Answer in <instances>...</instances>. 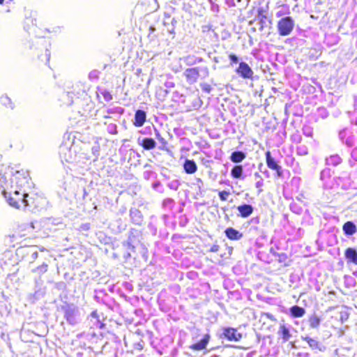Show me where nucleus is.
Here are the masks:
<instances>
[{
    "label": "nucleus",
    "mask_w": 357,
    "mask_h": 357,
    "mask_svg": "<svg viewBox=\"0 0 357 357\" xmlns=\"http://www.w3.org/2000/svg\"><path fill=\"white\" fill-rule=\"evenodd\" d=\"M180 185V182L178 180H174L167 184V186L174 190H176Z\"/></svg>",
    "instance_id": "obj_39"
},
{
    "label": "nucleus",
    "mask_w": 357,
    "mask_h": 357,
    "mask_svg": "<svg viewBox=\"0 0 357 357\" xmlns=\"http://www.w3.org/2000/svg\"><path fill=\"white\" fill-rule=\"evenodd\" d=\"M199 69V75L202 76L203 78H206L209 76V70L206 66H199L197 67Z\"/></svg>",
    "instance_id": "obj_34"
},
{
    "label": "nucleus",
    "mask_w": 357,
    "mask_h": 357,
    "mask_svg": "<svg viewBox=\"0 0 357 357\" xmlns=\"http://www.w3.org/2000/svg\"><path fill=\"white\" fill-rule=\"evenodd\" d=\"M0 101L1 104L8 108L13 109L14 108V104L12 102L10 98L8 97L7 96H2L0 98Z\"/></svg>",
    "instance_id": "obj_32"
},
{
    "label": "nucleus",
    "mask_w": 357,
    "mask_h": 357,
    "mask_svg": "<svg viewBox=\"0 0 357 357\" xmlns=\"http://www.w3.org/2000/svg\"><path fill=\"white\" fill-rule=\"evenodd\" d=\"M175 205V202L172 198H166L162 201V207L165 211H172Z\"/></svg>",
    "instance_id": "obj_29"
},
{
    "label": "nucleus",
    "mask_w": 357,
    "mask_h": 357,
    "mask_svg": "<svg viewBox=\"0 0 357 357\" xmlns=\"http://www.w3.org/2000/svg\"><path fill=\"white\" fill-rule=\"evenodd\" d=\"M351 157H352L354 160H357V149H354L351 151Z\"/></svg>",
    "instance_id": "obj_50"
},
{
    "label": "nucleus",
    "mask_w": 357,
    "mask_h": 357,
    "mask_svg": "<svg viewBox=\"0 0 357 357\" xmlns=\"http://www.w3.org/2000/svg\"><path fill=\"white\" fill-rule=\"evenodd\" d=\"M222 339H227L229 341L238 342L242 338V334L238 333L237 329L232 327H224L222 328V333L220 335Z\"/></svg>",
    "instance_id": "obj_5"
},
{
    "label": "nucleus",
    "mask_w": 357,
    "mask_h": 357,
    "mask_svg": "<svg viewBox=\"0 0 357 357\" xmlns=\"http://www.w3.org/2000/svg\"><path fill=\"white\" fill-rule=\"evenodd\" d=\"M211 338V335L209 333H206L204 335V337L199 341L195 344H191L189 348L192 350L201 351L206 348L207 344L209 342Z\"/></svg>",
    "instance_id": "obj_13"
},
{
    "label": "nucleus",
    "mask_w": 357,
    "mask_h": 357,
    "mask_svg": "<svg viewBox=\"0 0 357 357\" xmlns=\"http://www.w3.org/2000/svg\"><path fill=\"white\" fill-rule=\"evenodd\" d=\"M13 0H0V4H3L4 3H6V4H8L9 3H10Z\"/></svg>",
    "instance_id": "obj_57"
},
{
    "label": "nucleus",
    "mask_w": 357,
    "mask_h": 357,
    "mask_svg": "<svg viewBox=\"0 0 357 357\" xmlns=\"http://www.w3.org/2000/svg\"><path fill=\"white\" fill-rule=\"evenodd\" d=\"M156 133H155V136L157 137V139L163 144V145H165L167 144V142L166 140L161 137L160 134L159 133V132L155 129Z\"/></svg>",
    "instance_id": "obj_46"
},
{
    "label": "nucleus",
    "mask_w": 357,
    "mask_h": 357,
    "mask_svg": "<svg viewBox=\"0 0 357 357\" xmlns=\"http://www.w3.org/2000/svg\"><path fill=\"white\" fill-rule=\"evenodd\" d=\"M109 128H112L114 129V131H109L110 133H113V134H116L117 133V131H116V127L115 125H111L109 126Z\"/></svg>",
    "instance_id": "obj_54"
},
{
    "label": "nucleus",
    "mask_w": 357,
    "mask_h": 357,
    "mask_svg": "<svg viewBox=\"0 0 357 357\" xmlns=\"http://www.w3.org/2000/svg\"><path fill=\"white\" fill-rule=\"evenodd\" d=\"M143 347H144V342H142L137 343L135 347V349H142Z\"/></svg>",
    "instance_id": "obj_53"
},
{
    "label": "nucleus",
    "mask_w": 357,
    "mask_h": 357,
    "mask_svg": "<svg viewBox=\"0 0 357 357\" xmlns=\"http://www.w3.org/2000/svg\"><path fill=\"white\" fill-rule=\"evenodd\" d=\"M266 317H267L268 318H269L270 319H271V320L274 319H273V316L271 314H270V313H266Z\"/></svg>",
    "instance_id": "obj_61"
},
{
    "label": "nucleus",
    "mask_w": 357,
    "mask_h": 357,
    "mask_svg": "<svg viewBox=\"0 0 357 357\" xmlns=\"http://www.w3.org/2000/svg\"><path fill=\"white\" fill-rule=\"evenodd\" d=\"M150 30L153 32V31H155V28H154V27H153V26H151V27H150Z\"/></svg>",
    "instance_id": "obj_64"
},
{
    "label": "nucleus",
    "mask_w": 357,
    "mask_h": 357,
    "mask_svg": "<svg viewBox=\"0 0 357 357\" xmlns=\"http://www.w3.org/2000/svg\"><path fill=\"white\" fill-rule=\"evenodd\" d=\"M278 335L282 337L283 342H287L291 337L290 330L285 324H280Z\"/></svg>",
    "instance_id": "obj_20"
},
{
    "label": "nucleus",
    "mask_w": 357,
    "mask_h": 357,
    "mask_svg": "<svg viewBox=\"0 0 357 357\" xmlns=\"http://www.w3.org/2000/svg\"><path fill=\"white\" fill-rule=\"evenodd\" d=\"M308 323L312 328H317L319 326L321 319L316 314H312L308 319Z\"/></svg>",
    "instance_id": "obj_26"
},
{
    "label": "nucleus",
    "mask_w": 357,
    "mask_h": 357,
    "mask_svg": "<svg viewBox=\"0 0 357 357\" xmlns=\"http://www.w3.org/2000/svg\"><path fill=\"white\" fill-rule=\"evenodd\" d=\"M263 166H264V165H263L262 163H260V164H259V170H260L262 173H264V174L266 176V177H269V172H268V171L267 169H265V172H263V170H262V167H263Z\"/></svg>",
    "instance_id": "obj_49"
},
{
    "label": "nucleus",
    "mask_w": 357,
    "mask_h": 357,
    "mask_svg": "<svg viewBox=\"0 0 357 357\" xmlns=\"http://www.w3.org/2000/svg\"><path fill=\"white\" fill-rule=\"evenodd\" d=\"M332 171L329 168H326L321 172L320 178L322 181H325L326 178H329L331 176Z\"/></svg>",
    "instance_id": "obj_33"
},
{
    "label": "nucleus",
    "mask_w": 357,
    "mask_h": 357,
    "mask_svg": "<svg viewBox=\"0 0 357 357\" xmlns=\"http://www.w3.org/2000/svg\"><path fill=\"white\" fill-rule=\"evenodd\" d=\"M264 185V180L261 178L255 183V187L258 188V194H260L262 192V189L261 188Z\"/></svg>",
    "instance_id": "obj_44"
},
{
    "label": "nucleus",
    "mask_w": 357,
    "mask_h": 357,
    "mask_svg": "<svg viewBox=\"0 0 357 357\" xmlns=\"http://www.w3.org/2000/svg\"><path fill=\"white\" fill-rule=\"evenodd\" d=\"M18 252L22 254H26L27 260L30 264L33 263L37 259H43L42 255L38 251L36 247H29L26 248H21L17 250Z\"/></svg>",
    "instance_id": "obj_8"
},
{
    "label": "nucleus",
    "mask_w": 357,
    "mask_h": 357,
    "mask_svg": "<svg viewBox=\"0 0 357 357\" xmlns=\"http://www.w3.org/2000/svg\"><path fill=\"white\" fill-rule=\"evenodd\" d=\"M225 236L230 240L238 241L242 238L243 234L233 227H228L225 230Z\"/></svg>",
    "instance_id": "obj_19"
},
{
    "label": "nucleus",
    "mask_w": 357,
    "mask_h": 357,
    "mask_svg": "<svg viewBox=\"0 0 357 357\" xmlns=\"http://www.w3.org/2000/svg\"><path fill=\"white\" fill-rule=\"evenodd\" d=\"M183 74L187 82L190 84L195 83L199 77L197 67L187 68Z\"/></svg>",
    "instance_id": "obj_11"
},
{
    "label": "nucleus",
    "mask_w": 357,
    "mask_h": 357,
    "mask_svg": "<svg viewBox=\"0 0 357 357\" xmlns=\"http://www.w3.org/2000/svg\"><path fill=\"white\" fill-rule=\"evenodd\" d=\"M161 187V183L159 181H157L152 184V188L153 190L159 191L160 192H162V190H160L159 188Z\"/></svg>",
    "instance_id": "obj_45"
},
{
    "label": "nucleus",
    "mask_w": 357,
    "mask_h": 357,
    "mask_svg": "<svg viewBox=\"0 0 357 357\" xmlns=\"http://www.w3.org/2000/svg\"><path fill=\"white\" fill-rule=\"evenodd\" d=\"M42 42L43 43H41V45H43V49H45V54L38 55V56L40 60L45 61L47 63H48L50 61V52L47 48L45 41L43 40Z\"/></svg>",
    "instance_id": "obj_30"
},
{
    "label": "nucleus",
    "mask_w": 357,
    "mask_h": 357,
    "mask_svg": "<svg viewBox=\"0 0 357 357\" xmlns=\"http://www.w3.org/2000/svg\"><path fill=\"white\" fill-rule=\"evenodd\" d=\"M237 210L239 212V216L245 218L249 217L254 211V207L250 204H243L237 207Z\"/></svg>",
    "instance_id": "obj_17"
},
{
    "label": "nucleus",
    "mask_w": 357,
    "mask_h": 357,
    "mask_svg": "<svg viewBox=\"0 0 357 357\" xmlns=\"http://www.w3.org/2000/svg\"><path fill=\"white\" fill-rule=\"evenodd\" d=\"M146 121V113L142 109H137L135 113L133 124L136 127L142 126Z\"/></svg>",
    "instance_id": "obj_14"
},
{
    "label": "nucleus",
    "mask_w": 357,
    "mask_h": 357,
    "mask_svg": "<svg viewBox=\"0 0 357 357\" xmlns=\"http://www.w3.org/2000/svg\"><path fill=\"white\" fill-rule=\"evenodd\" d=\"M168 218H169V216H168V215H167V214H164V215H162V219H163L165 221L166 220H167V219H168Z\"/></svg>",
    "instance_id": "obj_62"
},
{
    "label": "nucleus",
    "mask_w": 357,
    "mask_h": 357,
    "mask_svg": "<svg viewBox=\"0 0 357 357\" xmlns=\"http://www.w3.org/2000/svg\"><path fill=\"white\" fill-rule=\"evenodd\" d=\"M138 144L142 146L145 150H151L155 148L156 142L151 137H139Z\"/></svg>",
    "instance_id": "obj_15"
},
{
    "label": "nucleus",
    "mask_w": 357,
    "mask_h": 357,
    "mask_svg": "<svg viewBox=\"0 0 357 357\" xmlns=\"http://www.w3.org/2000/svg\"><path fill=\"white\" fill-rule=\"evenodd\" d=\"M344 258L347 265L357 266V247H349L344 250Z\"/></svg>",
    "instance_id": "obj_10"
},
{
    "label": "nucleus",
    "mask_w": 357,
    "mask_h": 357,
    "mask_svg": "<svg viewBox=\"0 0 357 357\" xmlns=\"http://www.w3.org/2000/svg\"><path fill=\"white\" fill-rule=\"evenodd\" d=\"M246 158V153L242 151H235L230 155V160L235 163L242 162Z\"/></svg>",
    "instance_id": "obj_22"
},
{
    "label": "nucleus",
    "mask_w": 357,
    "mask_h": 357,
    "mask_svg": "<svg viewBox=\"0 0 357 357\" xmlns=\"http://www.w3.org/2000/svg\"><path fill=\"white\" fill-rule=\"evenodd\" d=\"M196 182H197L196 184L197 185L198 189H199V192H201L202 186L203 185V181L201 178H196Z\"/></svg>",
    "instance_id": "obj_48"
},
{
    "label": "nucleus",
    "mask_w": 357,
    "mask_h": 357,
    "mask_svg": "<svg viewBox=\"0 0 357 357\" xmlns=\"http://www.w3.org/2000/svg\"><path fill=\"white\" fill-rule=\"evenodd\" d=\"M61 310L64 314V318L70 325H76L79 321V309L73 304L66 303L61 306Z\"/></svg>",
    "instance_id": "obj_3"
},
{
    "label": "nucleus",
    "mask_w": 357,
    "mask_h": 357,
    "mask_svg": "<svg viewBox=\"0 0 357 357\" xmlns=\"http://www.w3.org/2000/svg\"><path fill=\"white\" fill-rule=\"evenodd\" d=\"M265 155L267 167L275 171L278 177H282L283 176L282 168L278 163L275 159L272 157L271 152L269 151H266Z\"/></svg>",
    "instance_id": "obj_7"
},
{
    "label": "nucleus",
    "mask_w": 357,
    "mask_h": 357,
    "mask_svg": "<svg viewBox=\"0 0 357 357\" xmlns=\"http://www.w3.org/2000/svg\"><path fill=\"white\" fill-rule=\"evenodd\" d=\"M236 73L243 79H252L254 74L252 68L244 61L239 63L238 67L236 69Z\"/></svg>",
    "instance_id": "obj_9"
},
{
    "label": "nucleus",
    "mask_w": 357,
    "mask_h": 357,
    "mask_svg": "<svg viewBox=\"0 0 357 357\" xmlns=\"http://www.w3.org/2000/svg\"><path fill=\"white\" fill-rule=\"evenodd\" d=\"M302 340L306 341L310 346V347L312 349H317L319 351H321V344L315 339L311 338L308 336L301 337Z\"/></svg>",
    "instance_id": "obj_25"
},
{
    "label": "nucleus",
    "mask_w": 357,
    "mask_h": 357,
    "mask_svg": "<svg viewBox=\"0 0 357 357\" xmlns=\"http://www.w3.org/2000/svg\"><path fill=\"white\" fill-rule=\"evenodd\" d=\"M294 27V20L290 16L281 18L277 24L278 32L281 36H289Z\"/></svg>",
    "instance_id": "obj_4"
},
{
    "label": "nucleus",
    "mask_w": 357,
    "mask_h": 357,
    "mask_svg": "<svg viewBox=\"0 0 357 357\" xmlns=\"http://www.w3.org/2000/svg\"><path fill=\"white\" fill-rule=\"evenodd\" d=\"M257 19L259 20L258 24H259V30L262 31L265 26H267L268 18L264 14L263 8H259L257 10Z\"/></svg>",
    "instance_id": "obj_21"
},
{
    "label": "nucleus",
    "mask_w": 357,
    "mask_h": 357,
    "mask_svg": "<svg viewBox=\"0 0 357 357\" xmlns=\"http://www.w3.org/2000/svg\"><path fill=\"white\" fill-rule=\"evenodd\" d=\"M342 231L345 236H350L357 231V227L352 221H347L342 226Z\"/></svg>",
    "instance_id": "obj_18"
},
{
    "label": "nucleus",
    "mask_w": 357,
    "mask_h": 357,
    "mask_svg": "<svg viewBox=\"0 0 357 357\" xmlns=\"http://www.w3.org/2000/svg\"><path fill=\"white\" fill-rule=\"evenodd\" d=\"M255 177L256 178H259V180H260L261 178H261V176H260V174H259L258 172H255Z\"/></svg>",
    "instance_id": "obj_60"
},
{
    "label": "nucleus",
    "mask_w": 357,
    "mask_h": 357,
    "mask_svg": "<svg viewBox=\"0 0 357 357\" xmlns=\"http://www.w3.org/2000/svg\"><path fill=\"white\" fill-rule=\"evenodd\" d=\"M229 59L231 61V64L237 63L239 61L238 57L236 54H234L233 53H231L229 55Z\"/></svg>",
    "instance_id": "obj_43"
},
{
    "label": "nucleus",
    "mask_w": 357,
    "mask_h": 357,
    "mask_svg": "<svg viewBox=\"0 0 357 357\" xmlns=\"http://www.w3.org/2000/svg\"><path fill=\"white\" fill-rule=\"evenodd\" d=\"M92 151H93V154H96V153H97L96 156L98 157V147H97V146H96V147H95V146H93V147L92 148Z\"/></svg>",
    "instance_id": "obj_56"
},
{
    "label": "nucleus",
    "mask_w": 357,
    "mask_h": 357,
    "mask_svg": "<svg viewBox=\"0 0 357 357\" xmlns=\"http://www.w3.org/2000/svg\"><path fill=\"white\" fill-rule=\"evenodd\" d=\"M183 167L184 172L188 174H192L197 171V165L194 160L185 159Z\"/></svg>",
    "instance_id": "obj_16"
},
{
    "label": "nucleus",
    "mask_w": 357,
    "mask_h": 357,
    "mask_svg": "<svg viewBox=\"0 0 357 357\" xmlns=\"http://www.w3.org/2000/svg\"><path fill=\"white\" fill-rule=\"evenodd\" d=\"M171 23H172V27L168 28L167 31L169 33H174V23H176V20L174 18H173L171 20Z\"/></svg>",
    "instance_id": "obj_47"
},
{
    "label": "nucleus",
    "mask_w": 357,
    "mask_h": 357,
    "mask_svg": "<svg viewBox=\"0 0 357 357\" xmlns=\"http://www.w3.org/2000/svg\"><path fill=\"white\" fill-rule=\"evenodd\" d=\"M229 192L226 190L220 191L218 193V196L220 200L226 201L227 199L228 196L229 195Z\"/></svg>",
    "instance_id": "obj_41"
},
{
    "label": "nucleus",
    "mask_w": 357,
    "mask_h": 357,
    "mask_svg": "<svg viewBox=\"0 0 357 357\" xmlns=\"http://www.w3.org/2000/svg\"><path fill=\"white\" fill-rule=\"evenodd\" d=\"M15 194L17 195H22L20 201V206L23 204L24 209L28 211L38 210L40 207V202L42 199L37 195H32L31 196L26 190L22 192L15 190Z\"/></svg>",
    "instance_id": "obj_2"
},
{
    "label": "nucleus",
    "mask_w": 357,
    "mask_h": 357,
    "mask_svg": "<svg viewBox=\"0 0 357 357\" xmlns=\"http://www.w3.org/2000/svg\"><path fill=\"white\" fill-rule=\"evenodd\" d=\"M100 72L97 70L91 71L89 74V78L91 81L97 80L99 77Z\"/></svg>",
    "instance_id": "obj_37"
},
{
    "label": "nucleus",
    "mask_w": 357,
    "mask_h": 357,
    "mask_svg": "<svg viewBox=\"0 0 357 357\" xmlns=\"http://www.w3.org/2000/svg\"><path fill=\"white\" fill-rule=\"evenodd\" d=\"M29 185L28 173L16 170L10 167H2L0 169V187L2 195L8 204L14 208H20V201L22 195L15 194V190L22 192L26 190Z\"/></svg>",
    "instance_id": "obj_1"
},
{
    "label": "nucleus",
    "mask_w": 357,
    "mask_h": 357,
    "mask_svg": "<svg viewBox=\"0 0 357 357\" xmlns=\"http://www.w3.org/2000/svg\"><path fill=\"white\" fill-rule=\"evenodd\" d=\"M48 264L45 261H43L42 264L37 267L32 268L31 272L41 275L47 271Z\"/></svg>",
    "instance_id": "obj_27"
},
{
    "label": "nucleus",
    "mask_w": 357,
    "mask_h": 357,
    "mask_svg": "<svg viewBox=\"0 0 357 357\" xmlns=\"http://www.w3.org/2000/svg\"><path fill=\"white\" fill-rule=\"evenodd\" d=\"M168 93L169 91L167 89L160 87L159 89H158L156 95L159 98H165L168 94Z\"/></svg>",
    "instance_id": "obj_36"
},
{
    "label": "nucleus",
    "mask_w": 357,
    "mask_h": 357,
    "mask_svg": "<svg viewBox=\"0 0 357 357\" xmlns=\"http://www.w3.org/2000/svg\"><path fill=\"white\" fill-rule=\"evenodd\" d=\"M296 152L299 155H306L308 154V149L305 146H300L297 147Z\"/></svg>",
    "instance_id": "obj_35"
},
{
    "label": "nucleus",
    "mask_w": 357,
    "mask_h": 357,
    "mask_svg": "<svg viewBox=\"0 0 357 357\" xmlns=\"http://www.w3.org/2000/svg\"><path fill=\"white\" fill-rule=\"evenodd\" d=\"M354 137L353 135L348 136L346 139L344 141L345 144L351 147L354 145Z\"/></svg>",
    "instance_id": "obj_40"
},
{
    "label": "nucleus",
    "mask_w": 357,
    "mask_h": 357,
    "mask_svg": "<svg viewBox=\"0 0 357 357\" xmlns=\"http://www.w3.org/2000/svg\"><path fill=\"white\" fill-rule=\"evenodd\" d=\"M139 231L135 229H131L129 231L128 238L126 242L123 243L127 250L134 252L135 246L139 243Z\"/></svg>",
    "instance_id": "obj_6"
},
{
    "label": "nucleus",
    "mask_w": 357,
    "mask_h": 357,
    "mask_svg": "<svg viewBox=\"0 0 357 357\" xmlns=\"http://www.w3.org/2000/svg\"><path fill=\"white\" fill-rule=\"evenodd\" d=\"M342 162L341 158L337 155H331L329 158L326 159V163L327 165L336 166L340 164Z\"/></svg>",
    "instance_id": "obj_28"
},
{
    "label": "nucleus",
    "mask_w": 357,
    "mask_h": 357,
    "mask_svg": "<svg viewBox=\"0 0 357 357\" xmlns=\"http://www.w3.org/2000/svg\"><path fill=\"white\" fill-rule=\"evenodd\" d=\"M289 312L293 317H302L305 313V310L301 306L294 305L290 307Z\"/></svg>",
    "instance_id": "obj_24"
},
{
    "label": "nucleus",
    "mask_w": 357,
    "mask_h": 357,
    "mask_svg": "<svg viewBox=\"0 0 357 357\" xmlns=\"http://www.w3.org/2000/svg\"><path fill=\"white\" fill-rule=\"evenodd\" d=\"M155 173L151 170H146L143 173V177L146 180H149Z\"/></svg>",
    "instance_id": "obj_42"
},
{
    "label": "nucleus",
    "mask_w": 357,
    "mask_h": 357,
    "mask_svg": "<svg viewBox=\"0 0 357 357\" xmlns=\"http://www.w3.org/2000/svg\"><path fill=\"white\" fill-rule=\"evenodd\" d=\"M243 167L241 165H236L231 169V176L234 178L244 179L243 176Z\"/></svg>",
    "instance_id": "obj_23"
},
{
    "label": "nucleus",
    "mask_w": 357,
    "mask_h": 357,
    "mask_svg": "<svg viewBox=\"0 0 357 357\" xmlns=\"http://www.w3.org/2000/svg\"><path fill=\"white\" fill-rule=\"evenodd\" d=\"M212 10L214 11V12H218L219 11V6L218 5H213L212 6Z\"/></svg>",
    "instance_id": "obj_55"
},
{
    "label": "nucleus",
    "mask_w": 357,
    "mask_h": 357,
    "mask_svg": "<svg viewBox=\"0 0 357 357\" xmlns=\"http://www.w3.org/2000/svg\"><path fill=\"white\" fill-rule=\"evenodd\" d=\"M203 61V59L201 57H198L196 59V60L194 61V63H200Z\"/></svg>",
    "instance_id": "obj_59"
},
{
    "label": "nucleus",
    "mask_w": 357,
    "mask_h": 357,
    "mask_svg": "<svg viewBox=\"0 0 357 357\" xmlns=\"http://www.w3.org/2000/svg\"><path fill=\"white\" fill-rule=\"evenodd\" d=\"M71 149H68L66 147H63L61 150V154H64V159L68 162H73L74 159L70 155Z\"/></svg>",
    "instance_id": "obj_31"
},
{
    "label": "nucleus",
    "mask_w": 357,
    "mask_h": 357,
    "mask_svg": "<svg viewBox=\"0 0 357 357\" xmlns=\"http://www.w3.org/2000/svg\"><path fill=\"white\" fill-rule=\"evenodd\" d=\"M130 217L131 222L136 225L141 226L144 223L143 215L137 208L134 207L130 209Z\"/></svg>",
    "instance_id": "obj_12"
},
{
    "label": "nucleus",
    "mask_w": 357,
    "mask_h": 357,
    "mask_svg": "<svg viewBox=\"0 0 357 357\" xmlns=\"http://www.w3.org/2000/svg\"><path fill=\"white\" fill-rule=\"evenodd\" d=\"M200 88L204 92L207 93H210L213 89L211 86L207 83H201Z\"/></svg>",
    "instance_id": "obj_38"
},
{
    "label": "nucleus",
    "mask_w": 357,
    "mask_h": 357,
    "mask_svg": "<svg viewBox=\"0 0 357 357\" xmlns=\"http://www.w3.org/2000/svg\"><path fill=\"white\" fill-rule=\"evenodd\" d=\"M339 137L342 141H344V138L346 137V131L345 130L340 131L339 133Z\"/></svg>",
    "instance_id": "obj_51"
},
{
    "label": "nucleus",
    "mask_w": 357,
    "mask_h": 357,
    "mask_svg": "<svg viewBox=\"0 0 357 357\" xmlns=\"http://www.w3.org/2000/svg\"><path fill=\"white\" fill-rule=\"evenodd\" d=\"M219 250V245H213L211 248V251L213 252H218Z\"/></svg>",
    "instance_id": "obj_52"
},
{
    "label": "nucleus",
    "mask_w": 357,
    "mask_h": 357,
    "mask_svg": "<svg viewBox=\"0 0 357 357\" xmlns=\"http://www.w3.org/2000/svg\"><path fill=\"white\" fill-rule=\"evenodd\" d=\"M213 60L215 63H218L220 62V58L218 56H215L213 58Z\"/></svg>",
    "instance_id": "obj_58"
},
{
    "label": "nucleus",
    "mask_w": 357,
    "mask_h": 357,
    "mask_svg": "<svg viewBox=\"0 0 357 357\" xmlns=\"http://www.w3.org/2000/svg\"><path fill=\"white\" fill-rule=\"evenodd\" d=\"M304 134L306 135V136H310L311 135V132H304Z\"/></svg>",
    "instance_id": "obj_63"
}]
</instances>
